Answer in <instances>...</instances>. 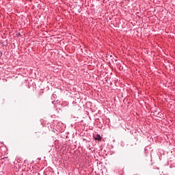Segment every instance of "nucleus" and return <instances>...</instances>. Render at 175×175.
<instances>
[{
  "instance_id": "f257e3e1",
  "label": "nucleus",
  "mask_w": 175,
  "mask_h": 175,
  "mask_svg": "<svg viewBox=\"0 0 175 175\" xmlns=\"http://www.w3.org/2000/svg\"><path fill=\"white\" fill-rule=\"evenodd\" d=\"M95 140H98V142H100V140H102V137L100 135L97 134V135L95 137Z\"/></svg>"
},
{
  "instance_id": "6e6552de",
  "label": "nucleus",
  "mask_w": 175,
  "mask_h": 175,
  "mask_svg": "<svg viewBox=\"0 0 175 175\" xmlns=\"http://www.w3.org/2000/svg\"><path fill=\"white\" fill-rule=\"evenodd\" d=\"M52 103H54V101H52Z\"/></svg>"
},
{
  "instance_id": "f03ea898",
  "label": "nucleus",
  "mask_w": 175,
  "mask_h": 175,
  "mask_svg": "<svg viewBox=\"0 0 175 175\" xmlns=\"http://www.w3.org/2000/svg\"><path fill=\"white\" fill-rule=\"evenodd\" d=\"M55 98H57V95L56 94H52L51 96V99H55Z\"/></svg>"
},
{
  "instance_id": "0eeeda50",
  "label": "nucleus",
  "mask_w": 175,
  "mask_h": 175,
  "mask_svg": "<svg viewBox=\"0 0 175 175\" xmlns=\"http://www.w3.org/2000/svg\"><path fill=\"white\" fill-rule=\"evenodd\" d=\"M20 35H21V33L18 34V36H20Z\"/></svg>"
},
{
  "instance_id": "7ed1b4c3",
  "label": "nucleus",
  "mask_w": 175,
  "mask_h": 175,
  "mask_svg": "<svg viewBox=\"0 0 175 175\" xmlns=\"http://www.w3.org/2000/svg\"><path fill=\"white\" fill-rule=\"evenodd\" d=\"M65 103H66L63 102V103H62V106L64 107H65V106H68V104H65Z\"/></svg>"
},
{
  "instance_id": "423d86ee",
  "label": "nucleus",
  "mask_w": 175,
  "mask_h": 175,
  "mask_svg": "<svg viewBox=\"0 0 175 175\" xmlns=\"http://www.w3.org/2000/svg\"><path fill=\"white\" fill-rule=\"evenodd\" d=\"M3 159H5L4 158H3V159H1V161H3Z\"/></svg>"
},
{
  "instance_id": "20e7f679",
  "label": "nucleus",
  "mask_w": 175,
  "mask_h": 175,
  "mask_svg": "<svg viewBox=\"0 0 175 175\" xmlns=\"http://www.w3.org/2000/svg\"><path fill=\"white\" fill-rule=\"evenodd\" d=\"M56 110H57V113H59V111L61 110V108H59V107L57 108Z\"/></svg>"
},
{
  "instance_id": "39448f33",
  "label": "nucleus",
  "mask_w": 175,
  "mask_h": 175,
  "mask_svg": "<svg viewBox=\"0 0 175 175\" xmlns=\"http://www.w3.org/2000/svg\"><path fill=\"white\" fill-rule=\"evenodd\" d=\"M157 114L158 116H161V112H159Z\"/></svg>"
}]
</instances>
